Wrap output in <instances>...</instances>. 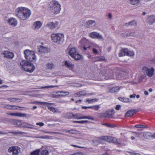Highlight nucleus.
<instances>
[{"label": "nucleus", "instance_id": "1", "mask_svg": "<svg viewBox=\"0 0 155 155\" xmlns=\"http://www.w3.org/2000/svg\"><path fill=\"white\" fill-rule=\"evenodd\" d=\"M31 15L30 10L27 8L19 7L16 9V15L22 20H25L28 19Z\"/></svg>", "mask_w": 155, "mask_h": 155}, {"label": "nucleus", "instance_id": "2", "mask_svg": "<svg viewBox=\"0 0 155 155\" xmlns=\"http://www.w3.org/2000/svg\"><path fill=\"white\" fill-rule=\"evenodd\" d=\"M20 65L25 71L30 73L33 72L35 69V66L32 63L25 60L21 61Z\"/></svg>", "mask_w": 155, "mask_h": 155}, {"label": "nucleus", "instance_id": "3", "mask_svg": "<svg viewBox=\"0 0 155 155\" xmlns=\"http://www.w3.org/2000/svg\"><path fill=\"white\" fill-rule=\"evenodd\" d=\"M68 118L69 119H77L78 120L87 119L92 120H94V117L92 116H83L82 114L79 113L75 114H73L72 113H69L68 115Z\"/></svg>", "mask_w": 155, "mask_h": 155}, {"label": "nucleus", "instance_id": "4", "mask_svg": "<svg viewBox=\"0 0 155 155\" xmlns=\"http://www.w3.org/2000/svg\"><path fill=\"white\" fill-rule=\"evenodd\" d=\"M25 58L30 62H35L36 61V57L34 51L28 50L24 51Z\"/></svg>", "mask_w": 155, "mask_h": 155}, {"label": "nucleus", "instance_id": "5", "mask_svg": "<svg viewBox=\"0 0 155 155\" xmlns=\"http://www.w3.org/2000/svg\"><path fill=\"white\" fill-rule=\"evenodd\" d=\"M64 38V35L61 33H53L51 35V39L53 41L58 43L62 42Z\"/></svg>", "mask_w": 155, "mask_h": 155}, {"label": "nucleus", "instance_id": "6", "mask_svg": "<svg viewBox=\"0 0 155 155\" xmlns=\"http://www.w3.org/2000/svg\"><path fill=\"white\" fill-rule=\"evenodd\" d=\"M115 112L113 109L108 110L105 112L100 113L98 114L99 116L104 118H113Z\"/></svg>", "mask_w": 155, "mask_h": 155}, {"label": "nucleus", "instance_id": "7", "mask_svg": "<svg viewBox=\"0 0 155 155\" xmlns=\"http://www.w3.org/2000/svg\"><path fill=\"white\" fill-rule=\"evenodd\" d=\"M143 72L146 74L149 77H151L153 76L154 72V69L153 68H151L150 69L146 66H144L142 68Z\"/></svg>", "mask_w": 155, "mask_h": 155}, {"label": "nucleus", "instance_id": "8", "mask_svg": "<svg viewBox=\"0 0 155 155\" xmlns=\"http://www.w3.org/2000/svg\"><path fill=\"white\" fill-rule=\"evenodd\" d=\"M40 104L42 105H46L48 109L54 113H58L59 112V110L57 108L51 107L50 106V105H54L55 104L54 103L41 102Z\"/></svg>", "mask_w": 155, "mask_h": 155}, {"label": "nucleus", "instance_id": "9", "mask_svg": "<svg viewBox=\"0 0 155 155\" xmlns=\"http://www.w3.org/2000/svg\"><path fill=\"white\" fill-rule=\"evenodd\" d=\"M101 139L110 143H117V140L116 138L110 136L102 137Z\"/></svg>", "mask_w": 155, "mask_h": 155}, {"label": "nucleus", "instance_id": "10", "mask_svg": "<svg viewBox=\"0 0 155 155\" xmlns=\"http://www.w3.org/2000/svg\"><path fill=\"white\" fill-rule=\"evenodd\" d=\"M81 44L83 45V49L86 50L87 48H90L91 46L89 45V42L86 38H83L80 41Z\"/></svg>", "mask_w": 155, "mask_h": 155}, {"label": "nucleus", "instance_id": "11", "mask_svg": "<svg viewBox=\"0 0 155 155\" xmlns=\"http://www.w3.org/2000/svg\"><path fill=\"white\" fill-rule=\"evenodd\" d=\"M69 94V92L68 91H59L56 92V94L53 95V97L55 98H58L60 97H63Z\"/></svg>", "mask_w": 155, "mask_h": 155}, {"label": "nucleus", "instance_id": "12", "mask_svg": "<svg viewBox=\"0 0 155 155\" xmlns=\"http://www.w3.org/2000/svg\"><path fill=\"white\" fill-rule=\"evenodd\" d=\"M59 25V22L55 21V22H50L48 23L45 26L46 27L51 29H53L57 27Z\"/></svg>", "mask_w": 155, "mask_h": 155}, {"label": "nucleus", "instance_id": "13", "mask_svg": "<svg viewBox=\"0 0 155 155\" xmlns=\"http://www.w3.org/2000/svg\"><path fill=\"white\" fill-rule=\"evenodd\" d=\"M2 54L4 55L5 58H6L8 59H12L14 57V53L8 51H4Z\"/></svg>", "mask_w": 155, "mask_h": 155}, {"label": "nucleus", "instance_id": "14", "mask_svg": "<svg viewBox=\"0 0 155 155\" xmlns=\"http://www.w3.org/2000/svg\"><path fill=\"white\" fill-rule=\"evenodd\" d=\"M55 7H50L51 12L55 14H58L61 10V5L59 4V5H56Z\"/></svg>", "mask_w": 155, "mask_h": 155}, {"label": "nucleus", "instance_id": "15", "mask_svg": "<svg viewBox=\"0 0 155 155\" xmlns=\"http://www.w3.org/2000/svg\"><path fill=\"white\" fill-rule=\"evenodd\" d=\"M18 147L15 146L11 147L8 149V151L9 152H12L13 155H17L19 153Z\"/></svg>", "mask_w": 155, "mask_h": 155}, {"label": "nucleus", "instance_id": "16", "mask_svg": "<svg viewBox=\"0 0 155 155\" xmlns=\"http://www.w3.org/2000/svg\"><path fill=\"white\" fill-rule=\"evenodd\" d=\"M137 110L136 109H133L128 111L125 114V116L126 117H131L135 114Z\"/></svg>", "mask_w": 155, "mask_h": 155}, {"label": "nucleus", "instance_id": "17", "mask_svg": "<svg viewBox=\"0 0 155 155\" xmlns=\"http://www.w3.org/2000/svg\"><path fill=\"white\" fill-rule=\"evenodd\" d=\"M90 37L92 38H98L100 39L102 38V36L96 32H93L89 34Z\"/></svg>", "mask_w": 155, "mask_h": 155}, {"label": "nucleus", "instance_id": "18", "mask_svg": "<svg viewBox=\"0 0 155 155\" xmlns=\"http://www.w3.org/2000/svg\"><path fill=\"white\" fill-rule=\"evenodd\" d=\"M6 114L12 116H15L19 117H26V115L25 114H22L20 113L15 112L11 113H6Z\"/></svg>", "mask_w": 155, "mask_h": 155}, {"label": "nucleus", "instance_id": "19", "mask_svg": "<svg viewBox=\"0 0 155 155\" xmlns=\"http://www.w3.org/2000/svg\"><path fill=\"white\" fill-rule=\"evenodd\" d=\"M8 23L9 25L15 27L17 24V21L16 19L14 18H10L8 20Z\"/></svg>", "mask_w": 155, "mask_h": 155}, {"label": "nucleus", "instance_id": "20", "mask_svg": "<svg viewBox=\"0 0 155 155\" xmlns=\"http://www.w3.org/2000/svg\"><path fill=\"white\" fill-rule=\"evenodd\" d=\"M18 106L16 105H12L9 104H5L3 107L9 110H15L18 109Z\"/></svg>", "mask_w": 155, "mask_h": 155}, {"label": "nucleus", "instance_id": "21", "mask_svg": "<svg viewBox=\"0 0 155 155\" xmlns=\"http://www.w3.org/2000/svg\"><path fill=\"white\" fill-rule=\"evenodd\" d=\"M64 65L66 67L71 70H72L74 69V64H73L69 61H67L65 62Z\"/></svg>", "mask_w": 155, "mask_h": 155}, {"label": "nucleus", "instance_id": "22", "mask_svg": "<svg viewBox=\"0 0 155 155\" xmlns=\"http://www.w3.org/2000/svg\"><path fill=\"white\" fill-rule=\"evenodd\" d=\"M38 51L41 53H45L47 51V48L41 46L38 47Z\"/></svg>", "mask_w": 155, "mask_h": 155}, {"label": "nucleus", "instance_id": "23", "mask_svg": "<svg viewBox=\"0 0 155 155\" xmlns=\"http://www.w3.org/2000/svg\"><path fill=\"white\" fill-rule=\"evenodd\" d=\"M127 49L123 48L120 51L119 56V57H122L125 55H127Z\"/></svg>", "mask_w": 155, "mask_h": 155}, {"label": "nucleus", "instance_id": "24", "mask_svg": "<svg viewBox=\"0 0 155 155\" xmlns=\"http://www.w3.org/2000/svg\"><path fill=\"white\" fill-rule=\"evenodd\" d=\"M120 88V87L119 86L114 87L110 89L109 91L111 93H114L119 91Z\"/></svg>", "mask_w": 155, "mask_h": 155}, {"label": "nucleus", "instance_id": "25", "mask_svg": "<svg viewBox=\"0 0 155 155\" xmlns=\"http://www.w3.org/2000/svg\"><path fill=\"white\" fill-rule=\"evenodd\" d=\"M148 24L151 25L155 22V16L153 15L149 16L148 18Z\"/></svg>", "mask_w": 155, "mask_h": 155}, {"label": "nucleus", "instance_id": "26", "mask_svg": "<svg viewBox=\"0 0 155 155\" xmlns=\"http://www.w3.org/2000/svg\"><path fill=\"white\" fill-rule=\"evenodd\" d=\"M54 64L52 63H48L46 64V68L47 69L51 70L54 68Z\"/></svg>", "mask_w": 155, "mask_h": 155}, {"label": "nucleus", "instance_id": "27", "mask_svg": "<svg viewBox=\"0 0 155 155\" xmlns=\"http://www.w3.org/2000/svg\"><path fill=\"white\" fill-rule=\"evenodd\" d=\"M42 23L40 21H36L34 23V26H35V29H38L42 26Z\"/></svg>", "mask_w": 155, "mask_h": 155}, {"label": "nucleus", "instance_id": "28", "mask_svg": "<svg viewBox=\"0 0 155 155\" xmlns=\"http://www.w3.org/2000/svg\"><path fill=\"white\" fill-rule=\"evenodd\" d=\"M76 52V49L74 48H71L69 51V54L71 57H73L74 54Z\"/></svg>", "mask_w": 155, "mask_h": 155}, {"label": "nucleus", "instance_id": "29", "mask_svg": "<svg viewBox=\"0 0 155 155\" xmlns=\"http://www.w3.org/2000/svg\"><path fill=\"white\" fill-rule=\"evenodd\" d=\"M50 7L53 6V7H56V5H59L58 2L57 1L53 0L50 2Z\"/></svg>", "mask_w": 155, "mask_h": 155}, {"label": "nucleus", "instance_id": "30", "mask_svg": "<svg viewBox=\"0 0 155 155\" xmlns=\"http://www.w3.org/2000/svg\"><path fill=\"white\" fill-rule=\"evenodd\" d=\"M73 57H71L72 58H74L75 60H79L81 57V55L78 54L77 52L76 54H74Z\"/></svg>", "mask_w": 155, "mask_h": 155}, {"label": "nucleus", "instance_id": "31", "mask_svg": "<svg viewBox=\"0 0 155 155\" xmlns=\"http://www.w3.org/2000/svg\"><path fill=\"white\" fill-rule=\"evenodd\" d=\"M144 137L146 139H149L151 138V132H145L143 134Z\"/></svg>", "mask_w": 155, "mask_h": 155}, {"label": "nucleus", "instance_id": "32", "mask_svg": "<svg viewBox=\"0 0 155 155\" xmlns=\"http://www.w3.org/2000/svg\"><path fill=\"white\" fill-rule=\"evenodd\" d=\"M72 122L74 123H79L81 124H84V123H87L90 122L88 120H74L72 121Z\"/></svg>", "mask_w": 155, "mask_h": 155}, {"label": "nucleus", "instance_id": "33", "mask_svg": "<svg viewBox=\"0 0 155 155\" xmlns=\"http://www.w3.org/2000/svg\"><path fill=\"white\" fill-rule=\"evenodd\" d=\"M40 151L39 149L35 150L32 152L30 153V155H39Z\"/></svg>", "mask_w": 155, "mask_h": 155}, {"label": "nucleus", "instance_id": "34", "mask_svg": "<svg viewBox=\"0 0 155 155\" xmlns=\"http://www.w3.org/2000/svg\"><path fill=\"white\" fill-rule=\"evenodd\" d=\"M85 92L84 91H79L78 92L76 93L75 94V95H77L78 96L81 97V96H83V95H85Z\"/></svg>", "mask_w": 155, "mask_h": 155}, {"label": "nucleus", "instance_id": "35", "mask_svg": "<svg viewBox=\"0 0 155 155\" xmlns=\"http://www.w3.org/2000/svg\"><path fill=\"white\" fill-rule=\"evenodd\" d=\"M100 108V106L99 105H96L93 106H89V109H93L95 110H98Z\"/></svg>", "mask_w": 155, "mask_h": 155}, {"label": "nucleus", "instance_id": "36", "mask_svg": "<svg viewBox=\"0 0 155 155\" xmlns=\"http://www.w3.org/2000/svg\"><path fill=\"white\" fill-rule=\"evenodd\" d=\"M48 151L46 150H43L41 152V155H48Z\"/></svg>", "mask_w": 155, "mask_h": 155}, {"label": "nucleus", "instance_id": "37", "mask_svg": "<svg viewBox=\"0 0 155 155\" xmlns=\"http://www.w3.org/2000/svg\"><path fill=\"white\" fill-rule=\"evenodd\" d=\"M129 25H134L135 26L137 25V23H136L135 21H132L128 23H126L125 25V26H128Z\"/></svg>", "mask_w": 155, "mask_h": 155}, {"label": "nucleus", "instance_id": "38", "mask_svg": "<svg viewBox=\"0 0 155 155\" xmlns=\"http://www.w3.org/2000/svg\"><path fill=\"white\" fill-rule=\"evenodd\" d=\"M14 124L15 125L17 126H20L22 124L21 121L20 120H15L14 122Z\"/></svg>", "mask_w": 155, "mask_h": 155}, {"label": "nucleus", "instance_id": "39", "mask_svg": "<svg viewBox=\"0 0 155 155\" xmlns=\"http://www.w3.org/2000/svg\"><path fill=\"white\" fill-rule=\"evenodd\" d=\"M132 5L137 4L140 2V0H129Z\"/></svg>", "mask_w": 155, "mask_h": 155}, {"label": "nucleus", "instance_id": "40", "mask_svg": "<svg viewBox=\"0 0 155 155\" xmlns=\"http://www.w3.org/2000/svg\"><path fill=\"white\" fill-rule=\"evenodd\" d=\"M10 133L13 134V135H18V134H24L21 131H12L10 132Z\"/></svg>", "mask_w": 155, "mask_h": 155}, {"label": "nucleus", "instance_id": "41", "mask_svg": "<svg viewBox=\"0 0 155 155\" xmlns=\"http://www.w3.org/2000/svg\"><path fill=\"white\" fill-rule=\"evenodd\" d=\"M134 52L132 51H129L127 49V55L129 56L134 55Z\"/></svg>", "mask_w": 155, "mask_h": 155}, {"label": "nucleus", "instance_id": "42", "mask_svg": "<svg viewBox=\"0 0 155 155\" xmlns=\"http://www.w3.org/2000/svg\"><path fill=\"white\" fill-rule=\"evenodd\" d=\"M97 61H102L105 60V58L103 56H99L97 57Z\"/></svg>", "mask_w": 155, "mask_h": 155}, {"label": "nucleus", "instance_id": "43", "mask_svg": "<svg viewBox=\"0 0 155 155\" xmlns=\"http://www.w3.org/2000/svg\"><path fill=\"white\" fill-rule=\"evenodd\" d=\"M18 98H15L10 97L8 98V100L12 102H15L17 100H18Z\"/></svg>", "mask_w": 155, "mask_h": 155}, {"label": "nucleus", "instance_id": "44", "mask_svg": "<svg viewBox=\"0 0 155 155\" xmlns=\"http://www.w3.org/2000/svg\"><path fill=\"white\" fill-rule=\"evenodd\" d=\"M77 131L74 129H71L67 131V132L69 134H74L76 133Z\"/></svg>", "mask_w": 155, "mask_h": 155}, {"label": "nucleus", "instance_id": "45", "mask_svg": "<svg viewBox=\"0 0 155 155\" xmlns=\"http://www.w3.org/2000/svg\"><path fill=\"white\" fill-rule=\"evenodd\" d=\"M134 127L137 128H145L146 127L145 126L142 124H137Z\"/></svg>", "mask_w": 155, "mask_h": 155}, {"label": "nucleus", "instance_id": "46", "mask_svg": "<svg viewBox=\"0 0 155 155\" xmlns=\"http://www.w3.org/2000/svg\"><path fill=\"white\" fill-rule=\"evenodd\" d=\"M135 33L134 32H130V33H127L126 35H125L126 37H128V36H135Z\"/></svg>", "mask_w": 155, "mask_h": 155}, {"label": "nucleus", "instance_id": "47", "mask_svg": "<svg viewBox=\"0 0 155 155\" xmlns=\"http://www.w3.org/2000/svg\"><path fill=\"white\" fill-rule=\"evenodd\" d=\"M87 24L89 26H90V25H91L93 23H95V21L93 20H89L87 22Z\"/></svg>", "mask_w": 155, "mask_h": 155}, {"label": "nucleus", "instance_id": "48", "mask_svg": "<svg viewBox=\"0 0 155 155\" xmlns=\"http://www.w3.org/2000/svg\"><path fill=\"white\" fill-rule=\"evenodd\" d=\"M92 53L93 54H98V52L96 48H92Z\"/></svg>", "mask_w": 155, "mask_h": 155}, {"label": "nucleus", "instance_id": "49", "mask_svg": "<svg viewBox=\"0 0 155 155\" xmlns=\"http://www.w3.org/2000/svg\"><path fill=\"white\" fill-rule=\"evenodd\" d=\"M95 100V99H87L86 100V102H87L89 103H90L94 101Z\"/></svg>", "mask_w": 155, "mask_h": 155}, {"label": "nucleus", "instance_id": "50", "mask_svg": "<svg viewBox=\"0 0 155 155\" xmlns=\"http://www.w3.org/2000/svg\"><path fill=\"white\" fill-rule=\"evenodd\" d=\"M123 102H130V99L129 98H126L124 97Z\"/></svg>", "mask_w": 155, "mask_h": 155}, {"label": "nucleus", "instance_id": "51", "mask_svg": "<svg viewBox=\"0 0 155 155\" xmlns=\"http://www.w3.org/2000/svg\"><path fill=\"white\" fill-rule=\"evenodd\" d=\"M37 125H39L40 127H42L44 125V124L42 122L37 123L36 124Z\"/></svg>", "mask_w": 155, "mask_h": 155}, {"label": "nucleus", "instance_id": "52", "mask_svg": "<svg viewBox=\"0 0 155 155\" xmlns=\"http://www.w3.org/2000/svg\"><path fill=\"white\" fill-rule=\"evenodd\" d=\"M133 133L135 134V137H139V136L141 134L140 133H137L136 132H133Z\"/></svg>", "mask_w": 155, "mask_h": 155}, {"label": "nucleus", "instance_id": "53", "mask_svg": "<svg viewBox=\"0 0 155 155\" xmlns=\"http://www.w3.org/2000/svg\"><path fill=\"white\" fill-rule=\"evenodd\" d=\"M56 87V86H48L43 87L42 88H48L50 87Z\"/></svg>", "mask_w": 155, "mask_h": 155}, {"label": "nucleus", "instance_id": "54", "mask_svg": "<svg viewBox=\"0 0 155 155\" xmlns=\"http://www.w3.org/2000/svg\"><path fill=\"white\" fill-rule=\"evenodd\" d=\"M120 107H121V106H120V105H117L116 107H115V109H116V110H118L120 109Z\"/></svg>", "mask_w": 155, "mask_h": 155}, {"label": "nucleus", "instance_id": "55", "mask_svg": "<svg viewBox=\"0 0 155 155\" xmlns=\"http://www.w3.org/2000/svg\"><path fill=\"white\" fill-rule=\"evenodd\" d=\"M136 96V94H132V95H130V97L131 98H135V97Z\"/></svg>", "mask_w": 155, "mask_h": 155}, {"label": "nucleus", "instance_id": "56", "mask_svg": "<svg viewBox=\"0 0 155 155\" xmlns=\"http://www.w3.org/2000/svg\"><path fill=\"white\" fill-rule=\"evenodd\" d=\"M151 138L155 139V132L153 134L151 133Z\"/></svg>", "mask_w": 155, "mask_h": 155}, {"label": "nucleus", "instance_id": "57", "mask_svg": "<svg viewBox=\"0 0 155 155\" xmlns=\"http://www.w3.org/2000/svg\"><path fill=\"white\" fill-rule=\"evenodd\" d=\"M104 125L107 126L108 127H113V126H112V125L110 124H107V123H105L104 124Z\"/></svg>", "mask_w": 155, "mask_h": 155}, {"label": "nucleus", "instance_id": "58", "mask_svg": "<svg viewBox=\"0 0 155 155\" xmlns=\"http://www.w3.org/2000/svg\"><path fill=\"white\" fill-rule=\"evenodd\" d=\"M71 146L73 147H77L79 148H82V147H81L80 146H77L75 145H73V144H71Z\"/></svg>", "mask_w": 155, "mask_h": 155}, {"label": "nucleus", "instance_id": "59", "mask_svg": "<svg viewBox=\"0 0 155 155\" xmlns=\"http://www.w3.org/2000/svg\"><path fill=\"white\" fill-rule=\"evenodd\" d=\"M130 155H136L137 154H139L137 153H135L133 152H130Z\"/></svg>", "mask_w": 155, "mask_h": 155}, {"label": "nucleus", "instance_id": "60", "mask_svg": "<svg viewBox=\"0 0 155 155\" xmlns=\"http://www.w3.org/2000/svg\"><path fill=\"white\" fill-rule=\"evenodd\" d=\"M124 97H119L118 99H119L120 101H122V102H123V101H124Z\"/></svg>", "mask_w": 155, "mask_h": 155}, {"label": "nucleus", "instance_id": "61", "mask_svg": "<svg viewBox=\"0 0 155 155\" xmlns=\"http://www.w3.org/2000/svg\"><path fill=\"white\" fill-rule=\"evenodd\" d=\"M89 107H86V106H82V108L83 109H86L87 108H89Z\"/></svg>", "mask_w": 155, "mask_h": 155}, {"label": "nucleus", "instance_id": "62", "mask_svg": "<svg viewBox=\"0 0 155 155\" xmlns=\"http://www.w3.org/2000/svg\"><path fill=\"white\" fill-rule=\"evenodd\" d=\"M82 102V100H78L76 101V103H81Z\"/></svg>", "mask_w": 155, "mask_h": 155}, {"label": "nucleus", "instance_id": "63", "mask_svg": "<svg viewBox=\"0 0 155 155\" xmlns=\"http://www.w3.org/2000/svg\"><path fill=\"white\" fill-rule=\"evenodd\" d=\"M108 16L109 18L110 19H111V18H112V16L111 14H110V13H109L108 14Z\"/></svg>", "mask_w": 155, "mask_h": 155}, {"label": "nucleus", "instance_id": "64", "mask_svg": "<svg viewBox=\"0 0 155 155\" xmlns=\"http://www.w3.org/2000/svg\"><path fill=\"white\" fill-rule=\"evenodd\" d=\"M144 94L145 95H147L149 94L148 92L147 91H144Z\"/></svg>", "mask_w": 155, "mask_h": 155}]
</instances>
